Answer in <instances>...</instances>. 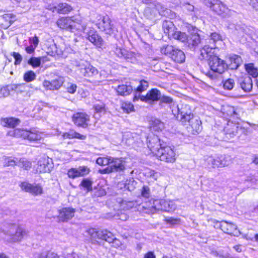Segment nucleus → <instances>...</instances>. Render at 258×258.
<instances>
[{"instance_id": "e433bc0d", "label": "nucleus", "mask_w": 258, "mask_h": 258, "mask_svg": "<svg viewBox=\"0 0 258 258\" xmlns=\"http://www.w3.org/2000/svg\"><path fill=\"white\" fill-rule=\"evenodd\" d=\"M112 157H99L96 160V163L100 166H110Z\"/></svg>"}, {"instance_id": "680f3d73", "label": "nucleus", "mask_w": 258, "mask_h": 258, "mask_svg": "<svg viewBox=\"0 0 258 258\" xmlns=\"http://www.w3.org/2000/svg\"><path fill=\"white\" fill-rule=\"evenodd\" d=\"M73 139H78L84 140L86 139V136L81 135L80 133L74 131Z\"/></svg>"}, {"instance_id": "4be33fe9", "label": "nucleus", "mask_w": 258, "mask_h": 258, "mask_svg": "<svg viewBox=\"0 0 258 258\" xmlns=\"http://www.w3.org/2000/svg\"><path fill=\"white\" fill-rule=\"evenodd\" d=\"M162 28L164 32L168 35L169 38L171 39L175 31V27L173 23L170 21L165 20L163 23Z\"/></svg>"}, {"instance_id": "4d7b16f0", "label": "nucleus", "mask_w": 258, "mask_h": 258, "mask_svg": "<svg viewBox=\"0 0 258 258\" xmlns=\"http://www.w3.org/2000/svg\"><path fill=\"white\" fill-rule=\"evenodd\" d=\"M210 38L214 42L222 40L221 35L217 32L212 33L210 35Z\"/></svg>"}, {"instance_id": "f257e3e1", "label": "nucleus", "mask_w": 258, "mask_h": 258, "mask_svg": "<svg viewBox=\"0 0 258 258\" xmlns=\"http://www.w3.org/2000/svg\"><path fill=\"white\" fill-rule=\"evenodd\" d=\"M3 233L8 236L10 242H19L28 234V231L20 225L8 223L3 230Z\"/></svg>"}, {"instance_id": "ddd939ff", "label": "nucleus", "mask_w": 258, "mask_h": 258, "mask_svg": "<svg viewBox=\"0 0 258 258\" xmlns=\"http://www.w3.org/2000/svg\"><path fill=\"white\" fill-rule=\"evenodd\" d=\"M161 96L160 92L157 89H152L149 91L145 96H135L134 98V101L140 99L141 101L151 103L153 101H158Z\"/></svg>"}, {"instance_id": "473e14b6", "label": "nucleus", "mask_w": 258, "mask_h": 258, "mask_svg": "<svg viewBox=\"0 0 258 258\" xmlns=\"http://www.w3.org/2000/svg\"><path fill=\"white\" fill-rule=\"evenodd\" d=\"M230 60L231 61V64L229 65L231 66V69H237L242 61L241 57L236 55L230 57Z\"/></svg>"}, {"instance_id": "a878e982", "label": "nucleus", "mask_w": 258, "mask_h": 258, "mask_svg": "<svg viewBox=\"0 0 258 258\" xmlns=\"http://www.w3.org/2000/svg\"><path fill=\"white\" fill-rule=\"evenodd\" d=\"M102 27L106 33L111 34L113 33V25L111 24V21L108 17L103 18Z\"/></svg>"}, {"instance_id": "8fccbe9b", "label": "nucleus", "mask_w": 258, "mask_h": 258, "mask_svg": "<svg viewBox=\"0 0 258 258\" xmlns=\"http://www.w3.org/2000/svg\"><path fill=\"white\" fill-rule=\"evenodd\" d=\"M190 42L193 46H197L201 42V38L198 34L195 33L191 35L190 37Z\"/></svg>"}, {"instance_id": "a18cd8bd", "label": "nucleus", "mask_w": 258, "mask_h": 258, "mask_svg": "<svg viewBox=\"0 0 258 258\" xmlns=\"http://www.w3.org/2000/svg\"><path fill=\"white\" fill-rule=\"evenodd\" d=\"M19 166L25 170H29L32 166L31 163L25 159H21L19 162Z\"/></svg>"}, {"instance_id": "ea45409f", "label": "nucleus", "mask_w": 258, "mask_h": 258, "mask_svg": "<svg viewBox=\"0 0 258 258\" xmlns=\"http://www.w3.org/2000/svg\"><path fill=\"white\" fill-rule=\"evenodd\" d=\"M92 181L89 178L84 179L80 185L85 188L87 191H90L92 190Z\"/></svg>"}, {"instance_id": "0eeeda50", "label": "nucleus", "mask_w": 258, "mask_h": 258, "mask_svg": "<svg viewBox=\"0 0 258 258\" xmlns=\"http://www.w3.org/2000/svg\"><path fill=\"white\" fill-rule=\"evenodd\" d=\"M20 186L22 190L34 196H40L43 193V189L40 184H31L24 181L21 183Z\"/></svg>"}, {"instance_id": "6e6552de", "label": "nucleus", "mask_w": 258, "mask_h": 258, "mask_svg": "<svg viewBox=\"0 0 258 258\" xmlns=\"http://www.w3.org/2000/svg\"><path fill=\"white\" fill-rule=\"evenodd\" d=\"M209 65L212 71L219 74L224 73L227 68V65L224 61L216 56L210 58Z\"/></svg>"}, {"instance_id": "3c124183", "label": "nucleus", "mask_w": 258, "mask_h": 258, "mask_svg": "<svg viewBox=\"0 0 258 258\" xmlns=\"http://www.w3.org/2000/svg\"><path fill=\"white\" fill-rule=\"evenodd\" d=\"M146 175L147 176V177L150 178L154 181L157 180L158 177V173L152 170H149L147 171L146 172Z\"/></svg>"}, {"instance_id": "72a5a7b5", "label": "nucleus", "mask_w": 258, "mask_h": 258, "mask_svg": "<svg viewBox=\"0 0 258 258\" xmlns=\"http://www.w3.org/2000/svg\"><path fill=\"white\" fill-rule=\"evenodd\" d=\"M36 258H59V256L52 251H44L38 253Z\"/></svg>"}, {"instance_id": "39448f33", "label": "nucleus", "mask_w": 258, "mask_h": 258, "mask_svg": "<svg viewBox=\"0 0 258 258\" xmlns=\"http://www.w3.org/2000/svg\"><path fill=\"white\" fill-rule=\"evenodd\" d=\"M125 161L122 158L112 157L110 166L103 169V173H110L114 172H120L125 169Z\"/></svg>"}, {"instance_id": "f704fd0d", "label": "nucleus", "mask_w": 258, "mask_h": 258, "mask_svg": "<svg viewBox=\"0 0 258 258\" xmlns=\"http://www.w3.org/2000/svg\"><path fill=\"white\" fill-rule=\"evenodd\" d=\"M245 69L247 73L253 77L258 76L257 69L254 67L253 63H248L245 65Z\"/></svg>"}, {"instance_id": "13d9d810", "label": "nucleus", "mask_w": 258, "mask_h": 258, "mask_svg": "<svg viewBox=\"0 0 258 258\" xmlns=\"http://www.w3.org/2000/svg\"><path fill=\"white\" fill-rule=\"evenodd\" d=\"M9 94L10 91L7 87H4L0 88V98L6 97Z\"/></svg>"}, {"instance_id": "cd10ccee", "label": "nucleus", "mask_w": 258, "mask_h": 258, "mask_svg": "<svg viewBox=\"0 0 258 258\" xmlns=\"http://www.w3.org/2000/svg\"><path fill=\"white\" fill-rule=\"evenodd\" d=\"M132 87L131 86L122 85L118 86L116 89L118 95L126 96L129 95L132 91Z\"/></svg>"}, {"instance_id": "5701e85b", "label": "nucleus", "mask_w": 258, "mask_h": 258, "mask_svg": "<svg viewBox=\"0 0 258 258\" xmlns=\"http://www.w3.org/2000/svg\"><path fill=\"white\" fill-rule=\"evenodd\" d=\"M190 122L188 130L192 134H199L202 131V127L201 120L193 118L190 121Z\"/></svg>"}, {"instance_id": "6e6d98bb", "label": "nucleus", "mask_w": 258, "mask_h": 258, "mask_svg": "<svg viewBox=\"0 0 258 258\" xmlns=\"http://www.w3.org/2000/svg\"><path fill=\"white\" fill-rule=\"evenodd\" d=\"M17 164V161L14 159L11 158H6L4 162V165L6 166H14Z\"/></svg>"}, {"instance_id": "4468645a", "label": "nucleus", "mask_w": 258, "mask_h": 258, "mask_svg": "<svg viewBox=\"0 0 258 258\" xmlns=\"http://www.w3.org/2000/svg\"><path fill=\"white\" fill-rule=\"evenodd\" d=\"M148 147L153 154L155 155L159 151L163 145L160 142L158 137L155 135L152 134L147 138Z\"/></svg>"}, {"instance_id": "774afa93", "label": "nucleus", "mask_w": 258, "mask_h": 258, "mask_svg": "<svg viewBox=\"0 0 258 258\" xmlns=\"http://www.w3.org/2000/svg\"><path fill=\"white\" fill-rule=\"evenodd\" d=\"M144 258H156V255L153 251H149L145 253Z\"/></svg>"}, {"instance_id": "a211bd4d", "label": "nucleus", "mask_w": 258, "mask_h": 258, "mask_svg": "<svg viewBox=\"0 0 258 258\" xmlns=\"http://www.w3.org/2000/svg\"><path fill=\"white\" fill-rule=\"evenodd\" d=\"M87 39L98 47L101 48L104 45L102 37L94 30H90L87 34Z\"/></svg>"}, {"instance_id": "de8ad7c7", "label": "nucleus", "mask_w": 258, "mask_h": 258, "mask_svg": "<svg viewBox=\"0 0 258 258\" xmlns=\"http://www.w3.org/2000/svg\"><path fill=\"white\" fill-rule=\"evenodd\" d=\"M164 221H165L167 224H171L172 225H175L179 224L181 222V219L178 218H173V217H165Z\"/></svg>"}, {"instance_id": "412c9836", "label": "nucleus", "mask_w": 258, "mask_h": 258, "mask_svg": "<svg viewBox=\"0 0 258 258\" xmlns=\"http://www.w3.org/2000/svg\"><path fill=\"white\" fill-rule=\"evenodd\" d=\"M213 11L219 15L225 16L229 10L221 1L218 0L211 8Z\"/></svg>"}, {"instance_id": "f03ea898", "label": "nucleus", "mask_w": 258, "mask_h": 258, "mask_svg": "<svg viewBox=\"0 0 258 258\" xmlns=\"http://www.w3.org/2000/svg\"><path fill=\"white\" fill-rule=\"evenodd\" d=\"M7 135L15 138H22L30 142L40 141L43 138V133L35 130H25L21 128L11 130L8 132Z\"/></svg>"}, {"instance_id": "58836bf2", "label": "nucleus", "mask_w": 258, "mask_h": 258, "mask_svg": "<svg viewBox=\"0 0 258 258\" xmlns=\"http://www.w3.org/2000/svg\"><path fill=\"white\" fill-rule=\"evenodd\" d=\"M36 74L32 71L26 72L23 76V79L26 82H30L36 78Z\"/></svg>"}, {"instance_id": "2f4dec72", "label": "nucleus", "mask_w": 258, "mask_h": 258, "mask_svg": "<svg viewBox=\"0 0 258 258\" xmlns=\"http://www.w3.org/2000/svg\"><path fill=\"white\" fill-rule=\"evenodd\" d=\"M102 234L100 237V240H105L109 243L112 242V241L114 239V236L113 234L107 230H102Z\"/></svg>"}, {"instance_id": "7c9ffc66", "label": "nucleus", "mask_w": 258, "mask_h": 258, "mask_svg": "<svg viewBox=\"0 0 258 258\" xmlns=\"http://www.w3.org/2000/svg\"><path fill=\"white\" fill-rule=\"evenodd\" d=\"M178 40L181 42H186L188 40V37L185 33L180 31H174L171 38Z\"/></svg>"}, {"instance_id": "603ef678", "label": "nucleus", "mask_w": 258, "mask_h": 258, "mask_svg": "<svg viewBox=\"0 0 258 258\" xmlns=\"http://www.w3.org/2000/svg\"><path fill=\"white\" fill-rule=\"evenodd\" d=\"M209 162L212 165L213 168H221L220 165V158H211Z\"/></svg>"}, {"instance_id": "09e8293b", "label": "nucleus", "mask_w": 258, "mask_h": 258, "mask_svg": "<svg viewBox=\"0 0 258 258\" xmlns=\"http://www.w3.org/2000/svg\"><path fill=\"white\" fill-rule=\"evenodd\" d=\"M121 108L126 113H130L134 111V105L131 103L128 102L122 103Z\"/></svg>"}, {"instance_id": "7ed1b4c3", "label": "nucleus", "mask_w": 258, "mask_h": 258, "mask_svg": "<svg viewBox=\"0 0 258 258\" xmlns=\"http://www.w3.org/2000/svg\"><path fill=\"white\" fill-rule=\"evenodd\" d=\"M76 24L81 25V28L78 27L77 28V29L83 32L86 30L87 25L83 23L80 18L75 17H61L56 22V25L59 28L63 29H70L72 31L77 27Z\"/></svg>"}, {"instance_id": "bb28decb", "label": "nucleus", "mask_w": 258, "mask_h": 258, "mask_svg": "<svg viewBox=\"0 0 258 258\" xmlns=\"http://www.w3.org/2000/svg\"><path fill=\"white\" fill-rule=\"evenodd\" d=\"M47 57H31L28 61V63L32 66L33 68H37L40 66L41 62L43 63L48 61Z\"/></svg>"}, {"instance_id": "aec40b11", "label": "nucleus", "mask_w": 258, "mask_h": 258, "mask_svg": "<svg viewBox=\"0 0 258 258\" xmlns=\"http://www.w3.org/2000/svg\"><path fill=\"white\" fill-rule=\"evenodd\" d=\"M102 230L90 228L85 231V236L89 237L91 242L96 243L102 235Z\"/></svg>"}, {"instance_id": "bf43d9fd", "label": "nucleus", "mask_w": 258, "mask_h": 258, "mask_svg": "<svg viewBox=\"0 0 258 258\" xmlns=\"http://www.w3.org/2000/svg\"><path fill=\"white\" fill-rule=\"evenodd\" d=\"M13 56L15 59V64H19L21 62L22 60V57L21 54L18 52H14L13 53Z\"/></svg>"}, {"instance_id": "1a4fd4ad", "label": "nucleus", "mask_w": 258, "mask_h": 258, "mask_svg": "<svg viewBox=\"0 0 258 258\" xmlns=\"http://www.w3.org/2000/svg\"><path fill=\"white\" fill-rule=\"evenodd\" d=\"M177 109V118L182 122H190L193 119L194 115L188 105L180 104L178 105Z\"/></svg>"}, {"instance_id": "c9c22d12", "label": "nucleus", "mask_w": 258, "mask_h": 258, "mask_svg": "<svg viewBox=\"0 0 258 258\" xmlns=\"http://www.w3.org/2000/svg\"><path fill=\"white\" fill-rule=\"evenodd\" d=\"M175 48V47L172 45H166L161 48L160 51L162 54L169 55L171 58V55H172Z\"/></svg>"}, {"instance_id": "a19ab883", "label": "nucleus", "mask_w": 258, "mask_h": 258, "mask_svg": "<svg viewBox=\"0 0 258 258\" xmlns=\"http://www.w3.org/2000/svg\"><path fill=\"white\" fill-rule=\"evenodd\" d=\"M152 128L153 131H160L164 128V124L158 119H155L152 121Z\"/></svg>"}, {"instance_id": "2eb2a0df", "label": "nucleus", "mask_w": 258, "mask_h": 258, "mask_svg": "<svg viewBox=\"0 0 258 258\" xmlns=\"http://www.w3.org/2000/svg\"><path fill=\"white\" fill-rule=\"evenodd\" d=\"M63 83V78L58 76L51 81L44 80L42 85L47 90H57L62 86Z\"/></svg>"}, {"instance_id": "69168bd1", "label": "nucleus", "mask_w": 258, "mask_h": 258, "mask_svg": "<svg viewBox=\"0 0 258 258\" xmlns=\"http://www.w3.org/2000/svg\"><path fill=\"white\" fill-rule=\"evenodd\" d=\"M206 48H202L200 50L201 51V59H206L208 58L209 54L205 50Z\"/></svg>"}, {"instance_id": "0e129e2a", "label": "nucleus", "mask_w": 258, "mask_h": 258, "mask_svg": "<svg viewBox=\"0 0 258 258\" xmlns=\"http://www.w3.org/2000/svg\"><path fill=\"white\" fill-rule=\"evenodd\" d=\"M30 41L34 45V48H36L39 43V39L37 36L30 38Z\"/></svg>"}, {"instance_id": "052dcab7", "label": "nucleus", "mask_w": 258, "mask_h": 258, "mask_svg": "<svg viewBox=\"0 0 258 258\" xmlns=\"http://www.w3.org/2000/svg\"><path fill=\"white\" fill-rule=\"evenodd\" d=\"M77 88V86L76 84L69 83L67 89L69 93L74 94L76 91Z\"/></svg>"}, {"instance_id": "f3484780", "label": "nucleus", "mask_w": 258, "mask_h": 258, "mask_svg": "<svg viewBox=\"0 0 258 258\" xmlns=\"http://www.w3.org/2000/svg\"><path fill=\"white\" fill-rule=\"evenodd\" d=\"M90 170L87 166H80L78 168H72L68 171V176L69 178L75 179L89 174Z\"/></svg>"}, {"instance_id": "49530a36", "label": "nucleus", "mask_w": 258, "mask_h": 258, "mask_svg": "<svg viewBox=\"0 0 258 258\" xmlns=\"http://www.w3.org/2000/svg\"><path fill=\"white\" fill-rule=\"evenodd\" d=\"M114 52L115 54L119 57L126 58L127 57L126 50L117 46L116 47L114 50Z\"/></svg>"}, {"instance_id": "5fc2aeb1", "label": "nucleus", "mask_w": 258, "mask_h": 258, "mask_svg": "<svg viewBox=\"0 0 258 258\" xmlns=\"http://www.w3.org/2000/svg\"><path fill=\"white\" fill-rule=\"evenodd\" d=\"M141 195L145 198H149L150 196V190L149 187L144 186L141 190Z\"/></svg>"}, {"instance_id": "393cba45", "label": "nucleus", "mask_w": 258, "mask_h": 258, "mask_svg": "<svg viewBox=\"0 0 258 258\" xmlns=\"http://www.w3.org/2000/svg\"><path fill=\"white\" fill-rule=\"evenodd\" d=\"M20 120L16 118L10 117L2 119V123L5 126L14 127L19 124Z\"/></svg>"}, {"instance_id": "9b49d317", "label": "nucleus", "mask_w": 258, "mask_h": 258, "mask_svg": "<svg viewBox=\"0 0 258 258\" xmlns=\"http://www.w3.org/2000/svg\"><path fill=\"white\" fill-rule=\"evenodd\" d=\"M72 121L77 126L86 128L89 125L90 116L85 112H77L73 115Z\"/></svg>"}, {"instance_id": "dca6fc26", "label": "nucleus", "mask_w": 258, "mask_h": 258, "mask_svg": "<svg viewBox=\"0 0 258 258\" xmlns=\"http://www.w3.org/2000/svg\"><path fill=\"white\" fill-rule=\"evenodd\" d=\"M78 66L80 67V73L85 77H92L98 73V70L87 61H83Z\"/></svg>"}, {"instance_id": "4c0bfd02", "label": "nucleus", "mask_w": 258, "mask_h": 258, "mask_svg": "<svg viewBox=\"0 0 258 258\" xmlns=\"http://www.w3.org/2000/svg\"><path fill=\"white\" fill-rule=\"evenodd\" d=\"M15 18V16L13 14H5L3 15L2 19L6 22V26L9 27L14 22V19Z\"/></svg>"}, {"instance_id": "c756f323", "label": "nucleus", "mask_w": 258, "mask_h": 258, "mask_svg": "<svg viewBox=\"0 0 258 258\" xmlns=\"http://www.w3.org/2000/svg\"><path fill=\"white\" fill-rule=\"evenodd\" d=\"M241 88L245 91H249L252 88V80L250 77L246 76L240 84Z\"/></svg>"}, {"instance_id": "37998d69", "label": "nucleus", "mask_w": 258, "mask_h": 258, "mask_svg": "<svg viewBox=\"0 0 258 258\" xmlns=\"http://www.w3.org/2000/svg\"><path fill=\"white\" fill-rule=\"evenodd\" d=\"M232 162V160L230 156H225L220 158V165L221 168L229 166Z\"/></svg>"}, {"instance_id": "9d476101", "label": "nucleus", "mask_w": 258, "mask_h": 258, "mask_svg": "<svg viewBox=\"0 0 258 258\" xmlns=\"http://www.w3.org/2000/svg\"><path fill=\"white\" fill-rule=\"evenodd\" d=\"M216 224L225 233L234 236H238L240 235V231L237 229L236 225L232 223L222 221L220 222H216Z\"/></svg>"}, {"instance_id": "e2e57ef3", "label": "nucleus", "mask_w": 258, "mask_h": 258, "mask_svg": "<svg viewBox=\"0 0 258 258\" xmlns=\"http://www.w3.org/2000/svg\"><path fill=\"white\" fill-rule=\"evenodd\" d=\"M74 136V131L71 130L68 133H63L62 135V137L63 139H73Z\"/></svg>"}, {"instance_id": "79ce46f5", "label": "nucleus", "mask_w": 258, "mask_h": 258, "mask_svg": "<svg viewBox=\"0 0 258 258\" xmlns=\"http://www.w3.org/2000/svg\"><path fill=\"white\" fill-rule=\"evenodd\" d=\"M235 85V81L234 79L229 78L225 80L223 83V87L225 89L228 90H232Z\"/></svg>"}, {"instance_id": "20e7f679", "label": "nucleus", "mask_w": 258, "mask_h": 258, "mask_svg": "<svg viewBox=\"0 0 258 258\" xmlns=\"http://www.w3.org/2000/svg\"><path fill=\"white\" fill-rule=\"evenodd\" d=\"M155 156L161 161L173 163L176 161V153L170 146H163Z\"/></svg>"}, {"instance_id": "338daca9", "label": "nucleus", "mask_w": 258, "mask_h": 258, "mask_svg": "<svg viewBox=\"0 0 258 258\" xmlns=\"http://www.w3.org/2000/svg\"><path fill=\"white\" fill-rule=\"evenodd\" d=\"M206 5L211 8L218 0H204Z\"/></svg>"}, {"instance_id": "6ab92c4d", "label": "nucleus", "mask_w": 258, "mask_h": 258, "mask_svg": "<svg viewBox=\"0 0 258 258\" xmlns=\"http://www.w3.org/2000/svg\"><path fill=\"white\" fill-rule=\"evenodd\" d=\"M75 212V209L72 208H63L59 211V219L63 222L68 221L74 217Z\"/></svg>"}, {"instance_id": "f8f14e48", "label": "nucleus", "mask_w": 258, "mask_h": 258, "mask_svg": "<svg viewBox=\"0 0 258 258\" xmlns=\"http://www.w3.org/2000/svg\"><path fill=\"white\" fill-rule=\"evenodd\" d=\"M53 168L51 160L46 156L40 158L36 167V171L39 173H50Z\"/></svg>"}, {"instance_id": "c85d7f7f", "label": "nucleus", "mask_w": 258, "mask_h": 258, "mask_svg": "<svg viewBox=\"0 0 258 258\" xmlns=\"http://www.w3.org/2000/svg\"><path fill=\"white\" fill-rule=\"evenodd\" d=\"M58 13L61 14H67L73 10V8L67 3H60L56 7Z\"/></svg>"}, {"instance_id": "423d86ee", "label": "nucleus", "mask_w": 258, "mask_h": 258, "mask_svg": "<svg viewBox=\"0 0 258 258\" xmlns=\"http://www.w3.org/2000/svg\"><path fill=\"white\" fill-rule=\"evenodd\" d=\"M153 208L155 210H161L168 212H173L176 209L175 203L171 201L156 200L154 201Z\"/></svg>"}, {"instance_id": "864d4df0", "label": "nucleus", "mask_w": 258, "mask_h": 258, "mask_svg": "<svg viewBox=\"0 0 258 258\" xmlns=\"http://www.w3.org/2000/svg\"><path fill=\"white\" fill-rule=\"evenodd\" d=\"M148 87V83L145 80H142L140 81V85L137 88V91L138 92H142L146 90Z\"/></svg>"}, {"instance_id": "c03bdc74", "label": "nucleus", "mask_w": 258, "mask_h": 258, "mask_svg": "<svg viewBox=\"0 0 258 258\" xmlns=\"http://www.w3.org/2000/svg\"><path fill=\"white\" fill-rule=\"evenodd\" d=\"M93 108L96 113H105L106 111V105L102 102L95 104Z\"/></svg>"}, {"instance_id": "b1692460", "label": "nucleus", "mask_w": 258, "mask_h": 258, "mask_svg": "<svg viewBox=\"0 0 258 258\" xmlns=\"http://www.w3.org/2000/svg\"><path fill=\"white\" fill-rule=\"evenodd\" d=\"M171 58L176 62L181 63L184 61L185 56L182 51L175 47L172 55H171Z\"/></svg>"}]
</instances>
